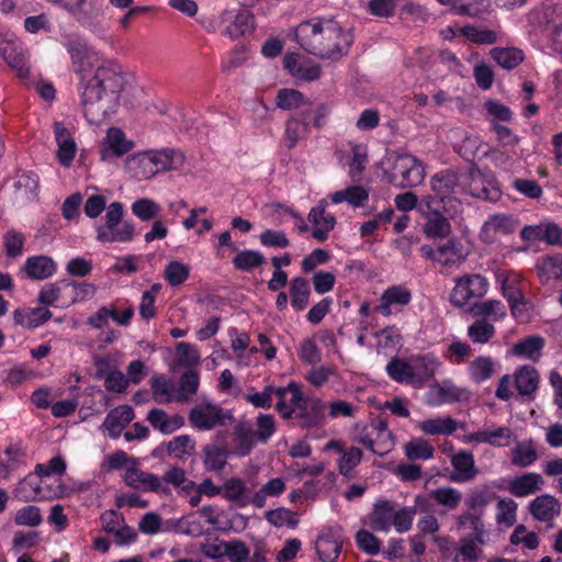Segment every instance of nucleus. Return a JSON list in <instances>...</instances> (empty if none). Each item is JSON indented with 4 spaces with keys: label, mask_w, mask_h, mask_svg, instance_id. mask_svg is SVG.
Returning a JSON list of instances; mask_svg holds the SVG:
<instances>
[{
    "label": "nucleus",
    "mask_w": 562,
    "mask_h": 562,
    "mask_svg": "<svg viewBox=\"0 0 562 562\" xmlns=\"http://www.w3.org/2000/svg\"><path fill=\"white\" fill-rule=\"evenodd\" d=\"M486 291V280L479 274H473L458 281L457 285L452 290L450 301L453 305L462 307L471 299L484 296Z\"/></svg>",
    "instance_id": "6e6552de"
},
{
    "label": "nucleus",
    "mask_w": 562,
    "mask_h": 562,
    "mask_svg": "<svg viewBox=\"0 0 562 562\" xmlns=\"http://www.w3.org/2000/svg\"><path fill=\"white\" fill-rule=\"evenodd\" d=\"M458 526L460 528H464L467 526H470L473 529V533L470 537H474L476 542L483 543V536H484V524L481 519L480 513H464L459 516L458 518Z\"/></svg>",
    "instance_id": "4d7b16f0"
},
{
    "label": "nucleus",
    "mask_w": 562,
    "mask_h": 562,
    "mask_svg": "<svg viewBox=\"0 0 562 562\" xmlns=\"http://www.w3.org/2000/svg\"><path fill=\"white\" fill-rule=\"evenodd\" d=\"M124 482L127 486L142 492L170 493V490L161 483V480L156 474L145 472L135 467L126 469Z\"/></svg>",
    "instance_id": "ddd939ff"
},
{
    "label": "nucleus",
    "mask_w": 562,
    "mask_h": 562,
    "mask_svg": "<svg viewBox=\"0 0 562 562\" xmlns=\"http://www.w3.org/2000/svg\"><path fill=\"white\" fill-rule=\"evenodd\" d=\"M419 427L427 435H450L457 429V422L451 417L427 419Z\"/></svg>",
    "instance_id": "a18cd8bd"
},
{
    "label": "nucleus",
    "mask_w": 562,
    "mask_h": 562,
    "mask_svg": "<svg viewBox=\"0 0 562 562\" xmlns=\"http://www.w3.org/2000/svg\"><path fill=\"white\" fill-rule=\"evenodd\" d=\"M283 67L296 79L315 81L321 77L322 69L316 63L303 58L296 53L283 57Z\"/></svg>",
    "instance_id": "4468645a"
},
{
    "label": "nucleus",
    "mask_w": 562,
    "mask_h": 562,
    "mask_svg": "<svg viewBox=\"0 0 562 562\" xmlns=\"http://www.w3.org/2000/svg\"><path fill=\"white\" fill-rule=\"evenodd\" d=\"M161 483L171 484L176 487H181L186 493H190L195 488V483L186 476V472L179 467H172L167 470L160 479Z\"/></svg>",
    "instance_id": "8fccbe9b"
},
{
    "label": "nucleus",
    "mask_w": 562,
    "mask_h": 562,
    "mask_svg": "<svg viewBox=\"0 0 562 562\" xmlns=\"http://www.w3.org/2000/svg\"><path fill=\"white\" fill-rule=\"evenodd\" d=\"M430 496L438 504L443 505L450 509L457 508L461 502V494L452 487H443L431 491Z\"/></svg>",
    "instance_id": "e2e57ef3"
},
{
    "label": "nucleus",
    "mask_w": 562,
    "mask_h": 562,
    "mask_svg": "<svg viewBox=\"0 0 562 562\" xmlns=\"http://www.w3.org/2000/svg\"><path fill=\"white\" fill-rule=\"evenodd\" d=\"M134 417V411L130 405H121L108 413L102 427L109 431L112 438H117Z\"/></svg>",
    "instance_id": "412c9836"
},
{
    "label": "nucleus",
    "mask_w": 562,
    "mask_h": 562,
    "mask_svg": "<svg viewBox=\"0 0 562 562\" xmlns=\"http://www.w3.org/2000/svg\"><path fill=\"white\" fill-rule=\"evenodd\" d=\"M222 555L227 557L231 562H247L249 558V549L245 542L240 540L222 542Z\"/></svg>",
    "instance_id": "864d4df0"
},
{
    "label": "nucleus",
    "mask_w": 562,
    "mask_h": 562,
    "mask_svg": "<svg viewBox=\"0 0 562 562\" xmlns=\"http://www.w3.org/2000/svg\"><path fill=\"white\" fill-rule=\"evenodd\" d=\"M135 226L123 221V205L112 202L105 212L104 223L97 227V239L103 244L130 243L133 240Z\"/></svg>",
    "instance_id": "20e7f679"
},
{
    "label": "nucleus",
    "mask_w": 562,
    "mask_h": 562,
    "mask_svg": "<svg viewBox=\"0 0 562 562\" xmlns=\"http://www.w3.org/2000/svg\"><path fill=\"white\" fill-rule=\"evenodd\" d=\"M544 346V339L540 336H528L519 340L513 347L514 355L538 361Z\"/></svg>",
    "instance_id": "c9c22d12"
},
{
    "label": "nucleus",
    "mask_w": 562,
    "mask_h": 562,
    "mask_svg": "<svg viewBox=\"0 0 562 562\" xmlns=\"http://www.w3.org/2000/svg\"><path fill=\"white\" fill-rule=\"evenodd\" d=\"M276 104L282 110H296V115L306 116L312 111V102L302 92L294 89H280L277 94Z\"/></svg>",
    "instance_id": "6ab92c4d"
},
{
    "label": "nucleus",
    "mask_w": 562,
    "mask_h": 562,
    "mask_svg": "<svg viewBox=\"0 0 562 562\" xmlns=\"http://www.w3.org/2000/svg\"><path fill=\"white\" fill-rule=\"evenodd\" d=\"M560 512L559 501L549 494L537 496L529 505V513L538 521H551Z\"/></svg>",
    "instance_id": "aec40b11"
},
{
    "label": "nucleus",
    "mask_w": 562,
    "mask_h": 562,
    "mask_svg": "<svg viewBox=\"0 0 562 562\" xmlns=\"http://www.w3.org/2000/svg\"><path fill=\"white\" fill-rule=\"evenodd\" d=\"M297 44L311 55L338 60L351 46L352 36L333 20L301 22L295 29Z\"/></svg>",
    "instance_id": "f03ea898"
},
{
    "label": "nucleus",
    "mask_w": 562,
    "mask_h": 562,
    "mask_svg": "<svg viewBox=\"0 0 562 562\" xmlns=\"http://www.w3.org/2000/svg\"><path fill=\"white\" fill-rule=\"evenodd\" d=\"M204 465L209 471H220L226 464V454L223 449L217 446L209 445L204 449Z\"/></svg>",
    "instance_id": "bf43d9fd"
},
{
    "label": "nucleus",
    "mask_w": 562,
    "mask_h": 562,
    "mask_svg": "<svg viewBox=\"0 0 562 562\" xmlns=\"http://www.w3.org/2000/svg\"><path fill=\"white\" fill-rule=\"evenodd\" d=\"M477 171L457 172L454 170H443L434 175L430 179L432 191L443 200L452 194L469 192L472 195L480 196L472 188L467 189L465 184L469 180L479 178Z\"/></svg>",
    "instance_id": "39448f33"
},
{
    "label": "nucleus",
    "mask_w": 562,
    "mask_h": 562,
    "mask_svg": "<svg viewBox=\"0 0 562 562\" xmlns=\"http://www.w3.org/2000/svg\"><path fill=\"white\" fill-rule=\"evenodd\" d=\"M147 155L153 165L154 176L179 169L184 162L183 154L173 149L149 150Z\"/></svg>",
    "instance_id": "a211bd4d"
},
{
    "label": "nucleus",
    "mask_w": 562,
    "mask_h": 562,
    "mask_svg": "<svg viewBox=\"0 0 562 562\" xmlns=\"http://www.w3.org/2000/svg\"><path fill=\"white\" fill-rule=\"evenodd\" d=\"M134 143L128 140L121 128L110 127L101 148V158L106 160L113 156L120 157L132 150Z\"/></svg>",
    "instance_id": "dca6fc26"
},
{
    "label": "nucleus",
    "mask_w": 562,
    "mask_h": 562,
    "mask_svg": "<svg viewBox=\"0 0 562 562\" xmlns=\"http://www.w3.org/2000/svg\"><path fill=\"white\" fill-rule=\"evenodd\" d=\"M234 435L238 445L239 453L241 456L249 454L257 439L251 425L247 422H239L235 427Z\"/></svg>",
    "instance_id": "ea45409f"
},
{
    "label": "nucleus",
    "mask_w": 562,
    "mask_h": 562,
    "mask_svg": "<svg viewBox=\"0 0 562 562\" xmlns=\"http://www.w3.org/2000/svg\"><path fill=\"white\" fill-rule=\"evenodd\" d=\"M533 15L550 31V47L562 57V14L553 5H546Z\"/></svg>",
    "instance_id": "9d476101"
},
{
    "label": "nucleus",
    "mask_w": 562,
    "mask_h": 562,
    "mask_svg": "<svg viewBox=\"0 0 562 562\" xmlns=\"http://www.w3.org/2000/svg\"><path fill=\"white\" fill-rule=\"evenodd\" d=\"M390 166L384 177L390 184L397 188H413L425 179V168L419 159L411 154L396 155L389 158Z\"/></svg>",
    "instance_id": "7ed1b4c3"
},
{
    "label": "nucleus",
    "mask_w": 562,
    "mask_h": 562,
    "mask_svg": "<svg viewBox=\"0 0 562 562\" xmlns=\"http://www.w3.org/2000/svg\"><path fill=\"white\" fill-rule=\"evenodd\" d=\"M513 231V220L510 216L505 214H494L482 227V235L488 236L490 233H503L508 234Z\"/></svg>",
    "instance_id": "5fc2aeb1"
},
{
    "label": "nucleus",
    "mask_w": 562,
    "mask_h": 562,
    "mask_svg": "<svg viewBox=\"0 0 562 562\" xmlns=\"http://www.w3.org/2000/svg\"><path fill=\"white\" fill-rule=\"evenodd\" d=\"M474 537L463 538L453 562H476L480 549L475 546Z\"/></svg>",
    "instance_id": "69168bd1"
},
{
    "label": "nucleus",
    "mask_w": 562,
    "mask_h": 562,
    "mask_svg": "<svg viewBox=\"0 0 562 562\" xmlns=\"http://www.w3.org/2000/svg\"><path fill=\"white\" fill-rule=\"evenodd\" d=\"M265 517L268 522L274 527H282L283 525H286L294 529L299 525L296 514L284 507L268 510L266 512Z\"/></svg>",
    "instance_id": "de8ad7c7"
},
{
    "label": "nucleus",
    "mask_w": 562,
    "mask_h": 562,
    "mask_svg": "<svg viewBox=\"0 0 562 562\" xmlns=\"http://www.w3.org/2000/svg\"><path fill=\"white\" fill-rule=\"evenodd\" d=\"M470 372L476 382H482L492 375L493 361L488 357H479L471 363Z\"/></svg>",
    "instance_id": "338daca9"
},
{
    "label": "nucleus",
    "mask_w": 562,
    "mask_h": 562,
    "mask_svg": "<svg viewBox=\"0 0 562 562\" xmlns=\"http://www.w3.org/2000/svg\"><path fill=\"white\" fill-rule=\"evenodd\" d=\"M165 279L171 286H178L186 282L189 277L188 266L179 262L171 261L165 270Z\"/></svg>",
    "instance_id": "680f3d73"
},
{
    "label": "nucleus",
    "mask_w": 562,
    "mask_h": 562,
    "mask_svg": "<svg viewBox=\"0 0 562 562\" xmlns=\"http://www.w3.org/2000/svg\"><path fill=\"white\" fill-rule=\"evenodd\" d=\"M14 522L18 526H38L42 522L40 508L33 505H29L19 509L15 514Z\"/></svg>",
    "instance_id": "0e129e2a"
},
{
    "label": "nucleus",
    "mask_w": 562,
    "mask_h": 562,
    "mask_svg": "<svg viewBox=\"0 0 562 562\" xmlns=\"http://www.w3.org/2000/svg\"><path fill=\"white\" fill-rule=\"evenodd\" d=\"M491 56L502 68L508 70L516 68L525 58L522 50L513 47H495L491 50Z\"/></svg>",
    "instance_id": "4c0bfd02"
},
{
    "label": "nucleus",
    "mask_w": 562,
    "mask_h": 562,
    "mask_svg": "<svg viewBox=\"0 0 562 562\" xmlns=\"http://www.w3.org/2000/svg\"><path fill=\"white\" fill-rule=\"evenodd\" d=\"M413 382H425L432 379L439 368V362L431 356H419L412 359Z\"/></svg>",
    "instance_id": "f704fd0d"
},
{
    "label": "nucleus",
    "mask_w": 562,
    "mask_h": 562,
    "mask_svg": "<svg viewBox=\"0 0 562 562\" xmlns=\"http://www.w3.org/2000/svg\"><path fill=\"white\" fill-rule=\"evenodd\" d=\"M432 200L431 196L426 199L428 212L425 215V223L422 229L426 238L435 241L443 240L451 235L452 227L446 216L437 210H431L430 203Z\"/></svg>",
    "instance_id": "f8f14e48"
},
{
    "label": "nucleus",
    "mask_w": 562,
    "mask_h": 562,
    "mask_svg": "<svg viewBox=\"0 0 562 562\" xmlns=\"http://www.w3.org/2000/svg\"><path fill=\"white\" fill-rule=\"evenodd\" d=\"M307 218L312 226L310 227L302 218H299L295 224L297 229L301 233L310 232L316 243H324L335 226V217L327 213L325 206L321 203L310 211Z\"/></svg>",
    "instance_id": "0eeeda50"
},
{
    "label": "nucleus",
    "mask_w": 562,
    "mask_h": 562,
    "mask_svg": "<svg viewBox=\"0 0 562 562\" xmlns=\"http://www.w3.org/2000/svg\"><path fill=\"white\" fill-rule=\"evenodd\" d=\"M132 213L143 222L156 220L161 212V206L151 199L142 198L131 206Z\"/></svg>",
    "instance_id": "37998d69"
},
{
    "label": "nucleus",
    "mask_w": 562,
    "mask_h": 562,
    "mask_svg": "<svg viewBox=\"0 0 562 562\" xmlns=\"http://www.w3.org/2000/svg\"><path fill=\"white\" fill-rule=\"evenodd\" d=\"M514 376L518 394L528 400H533L540 382L538 370L532 366H522Z\"/></svg>",
    "instance_id": "4be33fe9"
},
{
    "label": "nucleus",
    "mask_w": 562,
    "mask_h": 562,
    "mask_svg": "<svg viewBox=\"0 0 562 562\" xmlns=\"http://www.w3.org/2000/svg\"><path fill=\"white\" fill-rule=\"evenodd\" d=\"M71 66L79 76V95L82 113L90 124H100L113 114L125 86L120 65L108 61L94 65L80 48L69 49Z\"/></svg>",
    "instance_id": "f257e3e1"
},
{
    "label": "nucleus",
    "mask_w": 562,
    "mask_h": 562,
    "mask_svg": "<svg viewBox=\"0 0 562 562\" xmlns=\"http://www.w3.org/2000/svg\"><path fill=\"white\" fill-rule=\"evenodd\" d=\"M200 384L199 373L194 370H187L179 380L173 401L187 402L189 397L198 392Z\"/></svg>",
    "instance_id": "e433bc0d"
},
{
    "label": "nucleus",
    "mask_w": 562,
    "mask_h": 562,
    "mask_svg": "<svg viewBox=\"0 0 562 562\" xmlns=\"http://www.w3.org/2000/svg\"><path fill=\"white\" fill-rule=\"evenodd\" d=\"M265 262V257L254 250L239 251L233 259V263L236 269L241 271H251L252 269L260 267Z\"/></svg>",
    "instance_id": "603ef678"
},
{
    "label": "nucleus",
    "mask_w": 562,
    "mask_h": 562,
    "mask_svg": "<svg viewBox=\"0 0 562 562\" xmlns=\"http://www.w3.org/2000/svg\"><path fill=\"white\" fill-rule=\"evenodd\" d=\"M223 497L229 502L236 503L239 507L249 504V497L246 496V485L240 479H229L222 486Z\"/></svg>",
    "instance_id": "a19ab883"
},
{
    "label": "nucleus",
    "mask_w": 562,
    "mask_h": 562,
    "mask_svg": "<svg viewBox=\"0 0 562 562\" xmlns=\"http://www.w3.org/2000/svg\"><path fill=\"white\" fill-rule=\"evenodd\" d=\"M544 481L538 473H525L512 480L509 492L516 497H525L542 490Z\"/></svg>",
    "instance_id": "bb28decb"
},
{
    "label": "nucleus",
    "mask_w": 562,
    "mask_h": 562,
    "mask_svg": "<svg viewBox=\"0 0 562 562\" xmlns=\"http://www.w3.org/2000/svg\"><path fill=\"white\" fill-rule=\"evenodd\" d=\"M443 5L451 7L452 11L459 15L480 16L490 11V0H437Z\"/></svg>",
    "instance_id": "c85d7f7f"
},
{
    "label": "nucleus",
    "mask_w": 562,
    "mask_h": 562,
    "mask_svg": "<svg viewBox=\"0 0 562 562\" xmlns=\"http://www.w3.org/2000/svg\"><path fill=\"white\" fill-rule=\"evenodd\" d=\"M538 459V453L531 445L519 442L512 449V463L525 468Z\"/></svg>",
    "instance_id": "3c124183"
},
{
    "label": "nucleus",
    "mask_w": 562,
    "mask_h": 562,
    "mask_svg": "<svg viewBox=\"0 0 562 562\" xmlns=\"http://www.w3.org/2000/svg\"><path fill=\"white\" fill-rule=\"evenodd\" d=\"M494 326L485 319L474 322L468 330L470 338L477 344L487 342L494 336Z\"/></svg>",
    "instance_id": "052dcab7"
},
{
    "label": "nucleus",
    "mask_w": 562,
    "mask_h": 562,
    "mask_svg": "<svg viewBox=\"0 0 562 562\" xmlns=\"http://www.w3.org/2000/svg\"><path fill=\"white\" fill-rule=\"evenodd\" d=\"M54 134L57 143V159L60 165L68 167L77 151L76 142L71 133L60 122L54 124Z\"/></svg>",
    "instance_id": "f3484780"
},
{
    "label": "nucleus",
    "mask_w": 562,
    "mask_h": 562,
    "mask_svg": "<svg viewBox=\"0 0 562 562\" xmlns=\"http://www.w3.org/2000/svg\"><path fill=\"white\" fill-rule=\"evenodd\" d=\"M178 361L181 366L193 367L200 362L198 349L189 342L177 345Z\"/></svg>",
    "instance_id": "774afa93"
},
{
    "label": "nucleus",
    "mask_w": 562,
    "mask_h": 562,
    "mask_svg": "<svg viewBox=\"0 0 562 562\" xmlns=\"http://www.w3.org/2000/svg\"><path fill=\"white\" fill-rule=\"evenodd\" d=\"M386 371L396 382H413L414 368L412 367V362L407 363L398 358H393L389 362Z\"/></svg>",
    "instance_id": "6e6d98bb"
},
{
    "label": "nucleus",
    "mask_w": 562,
    "mask_h": 562,
    "mask_svg": "<svg viewBox=\"0 0 562 562\" xmlns=\"http://www.w3.org/2000/svg\"><path fill=\"white\" fill-rule=\"evenodd\" d=\"M254 27L255 18L248 9H227L220 15L221 33L232 40L245 36Z\"/></svg>",
    "instance_id": "423d86ee"
},
{
    "label": "nucleus",
    "mask_w": 562,
    "mask_h": 562,
    "mask_svg": "<svg viewBox=\"0 0 562 562\" xmlns=\"http://www.w3.org/2000/svg\"><path fill=\"white\" fill-rule=\"evenodd\" d=\"M513 436L508 427H498L495 430H481L470 434L467 439L469 441L487 442L493 446H507Z\"/></svg>",
    "instance_id": "72a5a7b5"
},
{
    "label": "nucleus",
    "mask_w": 562,
    "mask_h": 562,
    "mask_svg": "<svg viewBox=\"0 0 562 562\" xmlns=\"http://www.w3.org/2000/svg\"><path fill=\"white\" fill-rule=\"evenodd\" d=\"M369 199V192L361 186H350L344 190L336 191L330 195L334 204L347 202L353 207H359Z\"/></svg>",
    "instance_id": "2f4dec72"
},
{
    "label": "nucleus",
    "mask_w": 562,
    "mask_h": 562,
    "mask_svg": "<svg viewBox=\"0 0 562 562\" xmlns=\"http://www.w3.org/2000/svg\"><path fill=\"white\" fill-rule=\"evenodd\" d=\"M315 548L322 562H336L341 552L342 542L329 532L317 538Z\"/></svg>",
    "instance_id": "7c9ffc66"
},
{
    "label": "nucleus",
    "mask_w": 562,
    "mask_h": 562,
    "mask_svg": "<svg viewBox=\"0 0 562 562\" xmlns=\"http://www.w3.org/2000/svg\"><path fill=\"white\" fill-rule=\"evenodd\" d=\"M127 172L137 180H146L154 177L153 165L147 151L137 153L125 161Z\"/></svg>",
    "instance_id": "c756f323"
},
{
    "label": "nucleus",
    "mask_w": 562,
    "mask_h": 562,
    "mask_svg": "<svg viewBox=\"0 0 562 562\" xmlns=\"http://www.w3.org/2000/svg\"><path fill=\"white\" fill-rule=\"evenodd\" d=\"M307 115H292L285 121L283 140L286 148H294L310 132Z\"/></svg>",
    "instance_id": "393cba45"
},
{
    "label": "nucleus",
    "mask_w": 562,
    "mask_h": 562,
    "mask_svg": "<svg viewBox=\"0 0 562 562\" xmlns=\"http://www.w3.org/2000/svg\"><path fill=\"white\" fill-rule=\"evenodd\" d=\"M462 250L463 248H422L424 258L441 267H451L463 262L469 252Z\"/></svg>",
    "instance_id": "5701e85b"
},
{
    "label": "nucleus",
    "mask_w": 562,
    "mask_h": 562,
    "mask_svg": "<svg viewBox=\"0 0 562 562\" xmlns=\"http://www.w3.org/2000/svg\"><path fill=\"white\" fill-rule=\"evenodd\" d=\"M56 270L55 261L47 256H33L26 259L24 271L32 280L50 278Z\"/></svg>",
    "instance_id": "cd10ccee"
},
{
    "label": "nucleus",
    "mask_w": 562,
    "mask_h": 562,
    "mask_svg": "<svg viewBox=\"0 0 562 562\" xmlns=\"http://www.w3.org/2000/svg\"><path fill=\"white\" fill-rule=\"evenodd\" d=\"M459 33L474 44H494L497 42V33L485 27L465 25L459 27Z\"/></svg>",
    "instance_id": "c03bdc74"
},
{
    "label": "nucleus",
    "mask_w": 562,
    "mask_h": 562,
    "mask_svg": "<svg viewBox=\"0 0 562 562\" xmlns=\"http://www.w3.org/2000/svg\"><path fill=\"white\" fill-rule=\"evenodd\" d=\"M291 304L296 311H303L311 294L307 280L296 277L291 281L290 285Z\"/></svg>",
    "instance_id": "79ce46f5"
},
{
    "label": "nucleus",
    "mask_w": 562,
    "mask_h": 562,
    "mask_svg": "<svg viewBox=\"0 0 562 562\" xmlns=\"http://www.w3.org/2000/svg\"><path fill=\"white\" fill-rule=\"evenodd\" d=\"M226 417L231 418L229 415L224 414L222 408L216 405L206 404L192 408L189 414V422L193 427L203 430L212 429L217 425H224Z\"/></svg>",
    "instance_id": "2eb2a0df"
},
{
    "label": "nucleus",
    "mask_w": 562,
    "mask_h": 562,
    "mask_svg": "<svg viewBox=\"0 0 562 562\" xmlns=\"http://www.w3.org/2000/svg\"><path fill=\"white\" fill-rule=\"evenodd\" d=\"M434 451V447L423 438L413 439L405 445V453L409 460H428Z\"/></svg>",
    "instance_id": "09e8293b"
},
{
    "label": "nucleus",
    "mask_w": 562,
    "mask_h": 562,
    "mask_svg": "<svg viewBox=\"0 0 562 562\" xmlns=\"http://www.w3.org/2000/svg\"><path fill=\"white\" fill-rule=\"evenodd\" d=\"M452 465L458 474H452L453 481H468L475 476L474 459L471 452L460 451L452 457Z\"/></svg>",
    "instance_id": "473e14b6"
},
{
    "label": "nucleus",
    "mask_w": 562,
    "mask_h": 562,
    "mask_svg": "<svg viewBox=\"0 0 562 562\" xmlns=\"http://www.w3.org/2000/svg\"><path fill=\"white\" fill-rule=\"evenodd\" d=\"M0 56L8 65L16 69L22 78L30 74L27 58L20 42L5 35H0Z\"/></svg>",
    "instance_id": "9b49d317"
},
{
    "label": "nucleus",
    "mask_w": 562,
    "mask_h": 562,
    "mask_svg": "<svg viewBox=\"0 0 562 562\" xmlns=\"http://www.w3.org/2000/svg\"><path fill=\"white\" fill-rule=\"evenodd\" d=\"M394 507L389 501H383L374 505L371 517V526L376 531H386L391 527Z\"/></svg>",
    "instance_id": "58836bf2"
},
{
    "label": "nucleus",
    "mask_w": 562,
    "mask_h": 562,
    "mask_svg": "<svg viewBox=\"0 0 562 562\" xmlns=\"http://www.w3.org/2000/svg\"><path fill=\"white\" fill-rule=\"evenodd\" d=\"M526 243H546L551 246H562V227L553 222H542L527 225L520 232Z\"/></svg>",
    "instance_id": "1a4fd4ad"
},
{
    "label": "nucleus",
    "mask_w": 562,
    "mask_h": 562,
    "mask_svg": "<svg viewBox=\"0 0 562 562\" xmlns=\"http://www.w3.org/2000/svg\"><path fill=\"white\" fill-rule=\"evenodd\" d=\"M301 427L312 428L317 426L324 418V405L318 398L306 397L301 406L296 408Z\"/></svg>",
    "instance_id": "b1692460"
},
{
    "label": "nucleus",
    "mask_w": 562,
    "mask_h": 562,
    "mask_svg": "<svg viewBox=\"0 0 562 562\" xmlns=\"http://www.w3.org/2000/svg\"><path fill=\"white\" fill-rule=\"evenodd\" d=\"M151 390L154 398L158 403H169L176 394L175 384L162 375L151 379Z\"/></svg>",
    "instance_id": "49530a36"
},
{
    "label": "nucleus",
    "mask_w": 562,
    "mask_h": 562,
    "mask_svg": "<svg viewBox=\"0 0 562 562\" xmlns=\"http://www.w3.org/2000/svg\"><path fill=\"white\" fill-rule=\"evenodd\" d=\"M40 493L41 485L34 481L31 474L20 481L14 491L15 497L25 503L34 501Z\"/></svg>",
    "instance_id": "13d9d810"
},
{
    "label": "nucleus",
    "mask_w": 562,
    "mask_h": 562,
    "mask_svg": "<svg viewBox=\"0 0 562 562\" xmlns=\"http://www.w3.org/2000/svg\"><path fill=\"white\" fill-rule=\"evenodd\" d=\"M148 423L162 434L169 435L184 425L181 415L169 416L164 409L153 408L147 414Z\"/></svg>",
    "instance_id": "a878e982"
}]
</instances>
